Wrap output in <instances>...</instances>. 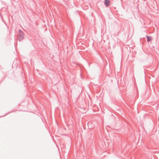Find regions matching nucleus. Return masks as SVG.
Masks as SVG:
<instances>
[{"label":"nucleus","mask_w":159,"mask_h":159,"mask_svg":"<svg viewBox=\"0 0 159 159\" xmlns=\"http://www.w3.org/2000/svg\"><path fill=\"white\" fill-rule=\"evenodd\" d=\"M147 41L148 42L151 41L152 39V38L150 37H149V36H147Z\"/></svg>","instance_id":"obj_2"},{"label":"nucleus","mask_w":159,"mask_h":159,"mask_svg":"<svg viewBox=\"0 0 159 159\" xmlns=\"http://www.w3.org/2000/svg\"><path fill=\"white\" fill-rule=\"evenodd\" d=\"M105 4L107 7H108L110 4V1L109 0H105Z\"/></svg>","instance_id":"obj_1"}]
</instances>
